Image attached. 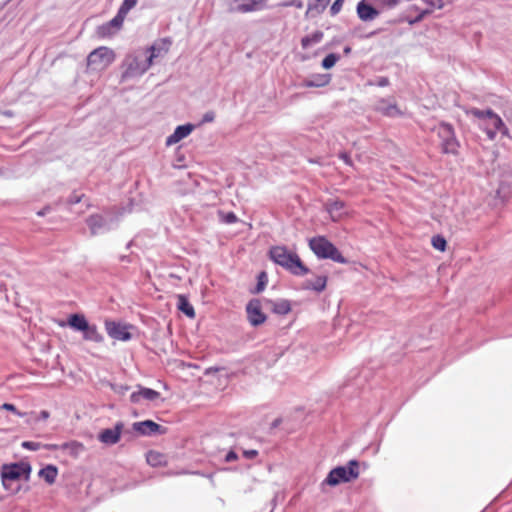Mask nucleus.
<instances>
[{
    "label": "nucleus",
    "instance_id": "obj_1",
    "mask_svg": "<svg viewBox=\"0 0 512 512\" xmlns=\"http://www.w3.org/2000/svg\"><path fill=\"white\" fill-rule=\"evenodd\" d=\"M270 257L275 263L289 270L294 275L302 276L308 273V268L304 266L299 256L284 246L271 248Z\"/></svg>",
    "mask_w": 512,
    "mask_h": 512
},
{
    "label": "nucleus",
    "instance_id": "obj_2",
    "mask_svg": "<svg viewBox=\"0 0 512 512\" xmlns=\"http://www.w3.org/2000/svg\"><path fill=\"white\" fill-rule=\"evenodd\" d=\"M150 67L151 63L148 61L147 52L142 49L134 51L128 54L122 63L121 81L140 77Z\"/></svg>",
    "mask_w": 512,
    "mask_h": 512
},
{
    "label": "nucleus",
    "instance_id": "obj_3",
    "mask_svg": "<svg viewBox=\"0 0 512 512\" xmlns=\"http://www.w3.org/2000/svg\"><path fill=\"white\" fill-rule=\"evenodd\" d=\"M359 477V462L350 460L347 466H338L332 469L322 485L337 486L340 483L351 482Z\"/></svg>",
    "mask_w": 512,
    "mask_h": 512
},
{
    "label": "nucleus",
    "instance_id": "obj_4",
    "mask_svg": "<svg viewBox=\"0 0 512 512\" xmlns=\"http://www.w3.org/2000/svg\"><path fill=\"white\" fill-rule=\"evenodd\" d=\"M67 325L75 331L83 333V338L86 341L94 343H101L104 340L103 335L98 331L94 324H89L83 314H71L68 318Z\"/></svg>",
    "mask_w": 512,
    "mask_h": 512
},
{
    "label": "nucleus",
    "instance_id": "obj_5",
    "mask_svg": "<svg viewBox=\"0 0 512 512\" xmlns=\"http://www.w3.org/2000/svg\"><path fill=\"white\" fill-rule=\"evenodd\" d=\"M309 246L318 258L331 259L337 263H347L339 250L325 237L318 236L310 239Z\"/></svg>",
    "mask_w": 512,
    "mask_h": 512
},
{
    "label": "nucleus",
    "instance_id": "obj_6",
    "mask_svg": "<svg viewBox=\"0 0 512 512\" xmlns=\"http://www.w3.org/2000/svg\"><path fill=\"white\" fill-rule=\"evenodd\" d=\"M115 60V53L108 47L93 50L87 58V67L91 71H103Z\"/></svg>",
    "mask_w": 512,
    "mask_h": 512
},
{
    "label": "nucleus",
    "instance_id": "obj_7",
    "mask_svg": "<svg viewBox=\"0 0 512 512\" xmlns=\"http://www.w3.org/2000/svg\"><path fill=\"white\" fill-rule=\"evenodd\" d=\"M269 0H226L229 13L246 14L264 10Z\"/></svg>",
    "mask_w": 512,
    "mask_h": 512
},
{
    "label": "nucleus",
    "instance_id": "obj_8",
    "mask_svg": "<svg viewBox=\"0 0 512 512\" xmlns=\"http://www.w3.org/2000/svg\"><path fill=\"white\" fill-rule=\"evenodd\" d=\"M487 121L485 122V130L490 139H494L497 132H506V127L502 119L492 110H487Z\"/></svg>",
    "mask_w": 512,
    "mask_h": 512
},
{
    "label": "nucleus",
    "instance_id": "obj_9",
    "mask_svg": "<svg viewBox=\"0 0 512 512\" xmlns=\"http://www.w3.org/2000/svg\"><path fill=\"white\" fill-rule=\"evenodd\" d=\"M105 329L107 334L115 340L128 341L131 339V334L126 325L107 320L105 321Z\"/></svg>",
    "mask_w": 512,
    "mask_h": 512
},
{
    "label": "nucleus",
    "instance_id": "obj_10",
    "mask_svg": "<svg viewBox=\"0 0 512 512\" xmlns=\"http://www.w3.org/2000/svg\"><path fill=\"white\" fill-rule=\"evenodd\" d=\"M247 317L252 326H258L265 322L266 316L261 310L259 300H251L246 307Z\"/></svg>",
    "mask_w": 512,
    "mask_h": 512
},
{
    "label": "nucleus",
    "instance_id": "obj_11",
    "mask_svg": "<svg viewBox=\"0 0 512 512\" xmlns=\"http://www.w3.org/2000/svg\"><path fill=\"white\" fill-rule=\"evenodd\" d=\"M379 14L380 11L369 0H362L357 5V15L362 21H372Z\"/></svg>",
    "mask_w": 512,
    "mask_h": 512
},
{
    "label": "nucleus",
    "instance_id": "obj_12",
    "mask_svg": "<svg viewBox=\"0 0 512 512\" xmlns=\"http://www.w3.org/2000/svg\"><path fill=\"white\" fill-rule=\"evenodd\" d=\"M375 109L388 117H397L402 115V112L396 105L394 98L380 99L376 103Z\"/></svg>",
    "mask_w": 512,
    "mask_h": 512
},
{
    "label": "nucleus",
    "instance_id": "obj_13",
    "mask_svg": "<svg viewBox=\"0 0 512 512\" xmlns=\"http://www.w3.org/2000/svg\"><path fill=\"white\" fill-rule=\"evenodd\" d=\"M170 42L167 40H161L159 42L154 43L147 49H142L144 52H147L148 61L151 65L154 63V60L160 57H163L167 54L169 50Z\"/></svg>",
    "mask_w": 512,
    "mask_h": 512
},
{
    "label": "nucleus",
    "instance_id": "obj_14",
    "mask_svg": "<svg viewBox=\"0 0 512 512\" xmlns=\"http://www.w3.org/2000/svg\"><path fill=\"white\" fill-rule=\"evenodd\" d=\"M123 427V423L118 422L114 428L104 429L101 431L98 439L106 445L116 444L120 440Z\"/></svg>",
    "mask_w": 512,
    "mask_h": 512
},
{
    "label": "nucleus",
    "instance_id": "obj_15",
    "mask_svg": "<svg viewBox=\"0 0 512 512\" xmlns=\"http://www.w3.org/2000/svg\"><path fill=\"white\" fill-rule=\"evenodd\" d=\"M137 388L138 390L132 392L130 395V401L132 403L137 404L140 403L142 400L155 401L160 398V393L153 389L146 388L140 385H138Z\"/></svg>",
    "mask_w": 512,
    "mask_h": 512
},
{
    "label": "nucleus",
    "instance_id": "obj_16",
    "mask_svg": "<svg viewBox=\"0 0 512 512\" xmlns=\"http://www.w3.org/2000/svg\"><path fill=\"white\" fill-rule=\"evenodd\" d=\"M133 428L135 431H137L143 435H152V434H156V433L163 434V433H165V430H166L164 427L153 422L152 420L135 422L133 424Z\"/></svg>",
    "mask_w": 512,
    "mask_h": 512
},
{
    "label": "nucleus",
    "instance_id": "obj_17",
    "mask_svg": "<svg viewBox=\"0 0 512 512\" xmlns=\"http://www.w3.org/2000/svg\"><path fill=\"white\" fill-rule=\"evenodd\" d=\"M193 130H194V125H192V124H185V125H180V126L176 127L174 132L170 136L167 137L166 145L172 146V145L177 144L182 139L188 137Z\"/></svg>",
    "mask_w": 512,
    "mask_h": 512
},
{
    "label": "nucleus",
    "instance_id": "obj_18",
    "mask_svg": "<svg viewBox=\"0 0 512 512\" xmlns=\"http://www.w3.org/2000/svg\"><path fill=\"white\" fill-rule=\"evenodd\" d=\"M344 207V202L340 200H328L325 203L326 211L329 213L333 221L340 220L346 214Z\"/></svg>",
    "mask_w": 512,
    "mask_h": 512
},
{
    "label": "nucleus",
    "instance_id": "obj_19",
    "mask_svg": "<svg viewBox=\"0 0 512 512\" xmlns=\"http://www.w3.org/2000/svg\"><path fill=\"white\" fill-rule=\"evenodd\" d=\"M416 2L412 5V7L420 12L419 17L417 20H420L424 14H427L431 12V8L437 7L441 8L443 7L444 3L442 0H415Z\"/></svg>",
    "mask_w": 512,
    "mask_h": 512
},
{
    "label": "nucleus",
    "instance_id": "obj_20",
    "mask_svg": "<svg viewBox=\"0 0 512 512\" xmlns=\"http://www.w3.org/2000/svg\"><path fill=\"white\" fill-rule=\"evenodd\" d=\"M48 449H61L67 451L71 456L78 457L83 451V444L77 441H70L63 443L62 445L50 444L46 446Z\"/></svg>",
    "mask_w": 512,
    "mask_h": 512
},
{
    "label": "nucleus",
    "instance_id": "obj_21",
    "mask_svg": "<svg viewBox=\"0 0 512 512\" xmlns=\"http://www.w3.org/2000/svg\"><path fill=\"white\" fill-rule=\"evenodd\" d=\"M23 468L17 464L10 466L5 465L1 474L3 485L6 486L8 481H14L20 478Z\"/></svg>",
    "mask_w": 512,
    "mask_h": 512
},
{
    "label": "nucleus",
    "instance_id": "obj_22",
    "mask_svg": "<svg viewBox=\"0 0 512 512\" xmlns=\"http://www.w3.org/2000/svg\"><path fill=\"white\" fill-rule=\"evenodd\" d=\"M177 307L187 317L193 319L195 317V311L193 306L189 303L188 299L184 295L177 296Z\"/></svg>",
    "mask_w": 512,
    "mask_h": 512
},
{
    "label": "nucleus",
    "instance_id": "obj_23",
    "mask_svg": "<svg viewBox=\"0 0 512 512\" xmlns=\"http://www.w3.org/2000/svg\"><path fill=\"white\" fill-rule=\"evenodd\" d=\"M270 304L272 311L276 314L285 315L291 311V305L288 300L281 299L277 301H271Z\"/></svg>",
    "mask_w": 512,
    "mask_h": 512
},
{
    "label": "nucleus",
    "instance_id": "obj_24",
    "mask_svg": "<svg viewBox=\"0 0 512 512\" xmlns=\"http://www.w3.org/2000/svg\"><path fill=\"white\" fill-rule=\"evenodd\" d=\"M330 0H309L308 8L306 14H320L322 13L327 5L329 4Z\"/></svg>",
    "mask_w": 512,
    "mask_h": 512
},
{
    "label": "nucleus",
    "instance_id": "obj_25",
    "mask_svg": "<svg viewBox=\"0 0 512 512\" xmlns=\"http://www.w3.org/2000/svg\"><path fill=\"white\" fill-rule=\"evenodd\" d=\"M86 222L93 235L97 234L105 225V220L101 215H92L86 220Z\"/></svg>",
    "mask_w": 512,
    "mask_h": 512
},
{
    "label": "nucleus",
    "instance_id": "obj_26",
    "mask_svg": "<svg viewBox=\"0 0 512 512\" xmlns=\"http://www.w3.org/2000/svg\"><path fill=\"white\" fill-rule=\"evenodd\" d=\"M57 474L58 470L53 465H48L39 471V476L49 484H53L55 482Z\"/></svg>",
    "mask_w": 512,
    "mask_h": 512
},
{
    "label": "nucleus",
    "instance_id": "obj_27",
    "mask_svg": "<svg viewBox=\"0 0 512 512\" xmlns=\"http://www.w3.org/2000/svg\"><path fill=\"white\" fill-rule=\"evenodd\" d=\"M322 39H323V32L316 31L313 34L302 38L301 45L304 49H307L310 46L319 43Z\"/></svg>",
    "mask_w": 512,
    "mask_h": 512
},
{
    "label": "nucleus",
    "instance_id": "obj_28",
    "mask_svg": "<svg viewBox=\"0 0 512 512\" xmlns=\"http://www.w3.org/2000/svg\"><path fill=\"white\" fill-rule=\"evenodd\" d=\"M326 277L324 276H318L314 281H306L304 284V287L306 289H313L315 291L321 292L326 287Z\"/></svg>",
    "mask_w": 512,
    "mask_h": 512
},
{
    "label": "nucleus",
    "instance_id": "obj_29",
    "mask_svg": "<svg viewBox=\"0 0 512 512\" xmlns=\"http://www.w3.org/2000/svg\"><path fill=\"white\" fill-rule=\"evenodd\" d=\"M146 459L149 465L151 466H161L165 464V456L159 452L156 451H150L146 455Z\"/></svg>",
    "mask_w": 512,
    "mask_h": 512
},
{
    "label": "nucleus",
    "instance_id": "obj_30",
    "mask_svg": "<svg viewBox=\"0 0 512 512\" xmlns=\"http://www.w3.org/2000/svg\"><path fill=\"white\" fill-rule=\"evenodd\" d=\"M379 11L395 8L401 0H369Z\"/></svg>",
    "mask_w": 512,
    "mask_h": 512
},
{
    "label": "nucleus",
    "instance_id": "obj_31",
    "mask_svg": "<svg viewBox=\"0 0 512 512\" xmlns=\"http://www.w3.org/2000/svg\"><path fill=\"white\" fill-rule=\"evenodd\" d=\"M328 79L324 75H318L314 80H305L303 82L304 87H322L328 83Z\"/></svg>",
    "mask_w": 512,
    "mask_h": 512
},
{
    "label": "nucleus",
    "instance_id": "obj_32",
    "mask_svg": "<svg viewBox=\"0 0 512 512\" xmlns=\"http://www.w3.org/2000/svg\"><path fill=\"white\" fill-rule=\"evenodd\" d=\"M340 59V56L334 53L328 54L322 61V67L324 69L332 68L336 62Z\"/></svg>",
    "mask_w": 512,
    "mask_h": 512
},
{
    "label": "nucleus",
    "instance_id": "obj_33",
    "mask_svg": "<svg viewBox=\"0 0 512 512\" xmlns=\"http://www.w3.org/2000/svg\"><path fill=\"white\" fill-rule=\"evenodd\" d=\"M137 2L138 0H124L118 12L126 17L128 12L136 6Z\"/></svg>",
    "mask_w": 512,
    "mask_h": 512
},
{
    "label": "nucleus",
    "instance_id": "obj_34",
    "mask_svg": "<svg viewBox=\"0 0 512 512\" xmlns=\"http://www.w3.org/2000/svg\"><path fill=\"white\" fill-rule=\"evenodd\" d=\"M124 19H125V16L118 12L117 15L112 20H110L108 23L111 26V28L113 29V31L116 32L121 28V26L124 22Z\"/></svg>",
    "mask_w": 512,
    "mask_h": 512
},
{
    "label": "nucleus",
    "instance_id": "obj_35",
    "mask_svg": "<svg viewBox=\"0 0 512 512\" xmlns=\"http://www.w3.org/2000/svg\"><path fill=\"white\" fill-rule=\"evenodd\" d=\"M446 244V239L440 235L434 236L432 238V245L437 250L445 251Z\"/></svg>",
    "mask_w": 512,
    "mask_h": 512
},
{
    "label": "nucleus",
    "instance_id": "obj_36",
    "mask_svg": "<svg viewBox=\"0 0 512 512\" xmlns=\"http://www.w3.org/2000/svg\"><path fill=\"white\" fill-rule=\"evenodd\" d=\"M97 33L101 37H108V36L113 35L115 32L113 31V29L107 22V23L101 25L100 27H98Z\"/></svg>",
    "mask_w": 512,
    "mask_h": 512
},
{
    "label": "nucleus",
    "instance_id": "obj_37",
    "mask_svg": "<svg viewBox=\"0 0 512 512\" xmlns=\"http://www.w3.org/2000/svg\"><path fill=\"white\" fill-rule=\"evenodd\" d=\"M219 215H220L221 220L227 224H233V223L237 222V220H238L237 216L233 212H229V213L220 212Z\"/></svg>",
    "mask_w": 512,
    "mask_h": 512
},
{
    "label": "nucleus",
    "instance_id": "obj_38",
    "mask_svg": "<svg viewBox=\"0 0 512 512\" xmlns=\"http://www.w3.org/2000/svg\"><path fill=\"white\" fill-rule=\"evenodd\" d=\"M110 387L119 395H124L129 390V386L123 384H110Z\"/></svg>",
    "mask_w": 512,
    "mask_h": 512
},
{
    "label": "nucleus",
    "instance_id": "obj_39",
    "mask_svg": "<svg viewBox=\"0 0 512 512\" xmlns=\"http://www.w3.org/2000/svg\"><path fill=\"white\" fill-rule=\"evenodd\" d=\"M343 3H344V0H335L330 8L331 15L334 16V15L338 14L340 12V10L342 9Z\"/></svg>",
    "mask_w": 512,
    "mask_h": 512
},
{
    "label": "nucleus",
    "instance_id": "obj_40",
    "mask_svg": "<svg viewBox=\"0 0 512 512\" xmlns=\"http://www.w3.org/2000/svg\"><path fill=\"white\" fill-rule=\"evenodd\" d=\"M1 409H5V410H8V411H11V412L15 413L17 416H20V417L25 416V413L20 412L19 410H17V408L13 404H10V403H4L1 406Z\"/></svg>",
    "mask_w": 512,
    "mask_h": 512
},
{
    "label": "nucleus",
    "instance_id": "obj_41",
    "mask_svg": "<svg viewBox=\"0 0 512 512\" xmlns=\"http://www.w3.org/2000/svg\"><path fill=\"white\" fill-rule=\"evenodd\" d=\"M22 447L26 448V449H29V450L36 451V450H38L41 447V444L38 443V442L24 441L22 443Z\"/></svg>",
    "mask_w": 512,
    "mask_h": 512
},
{
    "label": "nucleus",
    "instance_id": "obj_42",
    "mask_svg": "<svg viewBox=\"0 0 512 512\" xmlns=\"http://www.w3.org/2000/svg\"><path fill=\"white\" fill-rule=\"evenodd\" d=\"M265 280H266V273L265 272H262L260 275H259V282L257 284V292H260L264 289V286H265Z\"/></svg>",
    "mask_w": 512,
    "mask_h": 512
},
{
    "label": "nucleus",
    "instance_id": "obj_43",
    "mask_svg": "<svg viewBox=\"0 0 512 512\" xmlns=\"http://www.w3.org/2000/svg\"><path fill=\"white\" fill-rule=\"evenodd\" d=\"M487 110L486 111H482V110H478V109H474L472 110V114L479 118V119H483L485 120V122L487 121Z\"/></svg>",
    "mask_w": 512,
    "mask_h": 512
},
{
    "label": "nucleus",
    "instance_id": "obj_44",
    "mask_svg": "<svg viewBox=\"0 0 512 512\" xmlns=\"http://www.w3.org/2000/svg\"><path fill=\"white\" fill-rule=\"evenodd\" d=\"M284 6H295L296 8H302L303 2L301 0H291L285 3Z\"/></svg>",
    "mask_w": 512,
    "mask_h": 512
},
{
    "label": "nucleus",
    "instance_id": "obj_45",
    "mask_svg": "<svg viewBox=\"0 0 512 512\" xmlns=\"http://www.w3.org/2000/svg\"><path fill=\"white\" fill-rule=\"evenodd\" d=\"M376 85H378L380 87H385V86L389 85V79L387 77H380V78H378Z\"/></svg>",
    "mask_w": 512,
    "mask_h": 512
},
{
    "label": "nucleus",
    "instance_id": "obj_46",
    "mask_svg": "<svg viewBox=\"0 0 512 512\" xmlns=\"http://www.w3.org/2000/svg\"><path fill=\"white\" fill-rule=\"evenodd\" d=\"M215 118V114L213 112H207L203 116V122H212Z\"/></svg>",
    "mask_w": 512,
    "mask_h": 512
},
{
    "label": "nucleus",
    "instance_id": "obj_47",
    "mask_svg": "<svg viewBox=\"0 0 512 512\" xmlns=\"http://www.w3.org/2000/svg\"><path fill=\"white\" fill-rule=\"evenodd\" d=\"M339 157L347 164V165H352V161H351V158L349 157V155L345 152H342L339 154Z\"/></svg>",
    "mask_w": 512,
    "mask_h": 512
},
{
    "label": "nucleus",
    "instance_id": "obj_48",
    "mask_svg": "<svg viewBox=\"0 0 512 512\" xmlns=\"http://www.w3.org/2000/svg\"><path fill=\"white\" fill-rule=\"evenodd\" d=\"M238 457H237V454L233 451H230L227 455H226V461L227 462H232L234 460H236Z\"/></svg>",
    "mask_w": 512,
    "mask_h": 512
},
{
    "label": "nucleus",
    "instance_id": "obj_49",
    "mask_svg": "<svg viewBox=\"0 0 512 512\" xmlns=\"http://www.w3.org/2000/svg\"><path fill=\"white\" fill-rule=\"evenodd\" d=\"M81 201V196L80 195H72L70 196L68 202L70 204H76V203H79Z\"/></svg>",
    "mask_w": 512,
    "mask_h": 512
},
{
    "label": "nucleus",
    "instance_id": "obj_50",
    "mask_svg": "<svg viewBox=\"0 0 512 512\" xmlns=\"http://www.w3.org/2000/svg\"><path fill=\"white\" fill-rule=\"evenodd\" d=\"M244 454H245V456H246L247 458H250V459H251V458L256 457L258 453H257V451H256V450H249V451H245V452H244Z\"/></svg>",
    "mask_w": 512,
    "mask_h": 512
},
{
    "label": "nucleus",
    "instance_id": "obj_51",
    "mask_svg": "<svg viewBox=\"0 0 512 512\" xmlns=\"http://www.w3.org/2000/svg\"><path fill=\"white\" fill-rule=\"evenodd\" d=\"M220 370V368L218 367H209L206 369L205 371V374H211V373H215V372H218Z\"/></svg>",
    "mask_w": 512,
    "mask_h": 512
},
{
    "label": "nucleus",
    "instance_id": "obj_52",
    "mask_svg": "<svg viewBox=\"0 0 512 512\" xmlns=\"http://www.w3.org/2000/svg\"><path fill=\"white\" fill-rule=\"evenodd\" d=\"M49 418V412L46 410H43L40 412L39 419L46 420Z\"/></svg>",
    "mask_w": 512,
    "mask_h": 512
},
{
    "label": "nucleus",
    "instance_id": "obj_53",
    "mask_svg": "<svg viewBox=\"0 0 512 512\" xmlns=\"http://www.w3.org/2000/svg\"><path fill=\"white\" fill-rule=\"evenodd\" d=\"M50 210L49 207H45L44 209L37 212L39 216H44Z\"/></svg>",
    "mask_w": 512,
    "mask_h": 512
},
{
    "label": "nucleus",
    "instance_id": "obj_54",
    "mask_svg": "<svg viewBox=\"0 0 512 512\" xmlns=\"http://www.w3.org/2000/svg\"><path fill=\"white\" fill-rule=\"evenodd\" d=\"M447 145H448L447 141H446V140H444V141H443V143H442V150H443L444 152H447V151H448V146H447Z\"/></svg>",
    "mask_w": 512,
    "mask_h": 512
},
{
    "label": "nucleus",
    "instance_id": "obj_55",
    "mask_svg": "<svg viewBox=\"0 0 512 512\" xmlns=\"http://www.w3.org/2000/svg\"><path fill=\"white\" fill-rule=\"evenodd\" d=\"M350 51H351V48H350V47H346V48L344 49V52H345L346 54L350 53Z\"/></svg>",
    "mask_w": 512,
    "mask_h": 512
}]
</instances>
